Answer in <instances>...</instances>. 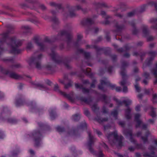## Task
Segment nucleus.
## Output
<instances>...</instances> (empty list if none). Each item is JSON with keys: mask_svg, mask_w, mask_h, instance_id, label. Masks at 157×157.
<instances>
[{"mask_svg": "<svg viewBox=\"0 0 157 157\" xmlns=\"http://www.w3.org/2000/svg\"><path fill=\"white\" fill-rule=\"evenodd\" d=\"M31 135L33 139L34 146L36 147H39L40 145L41 136H42L41 131L40 130H36L33 132Z\"/></svg>", "mask_w": 157, "mask_h": 157, "instance_id": "obj_3", "label": "nucleus"}, {"mask_svg": "<svg viewBox=\"0 0 157 157\" xmlns=\"http://www.w3.org/2000/svg\"><path fill=\"white\" fill-rule=\"evenodd\" d=\"M94 119L100 124L103 122L107 121L108 120L107 117L101 118L98 115H97V117L95 118Z\"/></svg>", "mask_w": 157, "mask_h": 157, "instance_id": "obj_16", "label": "nucleus"}, {"mask_svg": "<svg viewBox=\"0 0 157 157\" xmlns=\"http://www.w3.org/2000/svg\"><path fill=\"white\" fill-rule=\"evenodd\" d=\"M142 31L143 34L145 36H146L148 34L149 31L147 27H143L142 29Z\"/></svg>", "mask_w": 157, "mask_h": 157, "instance_id": "obj_29", "label": "nucleus"}, {"mask_svg": "<svg viewBox=\"0 0 157 157\" xmlns=\"http://www.w3.org/2000/svg\"><path fill=\"white\" fill-rule=\"evenodd\" d=\"M7 122L10 123L14 124L17 122V120L12 118H9L7 120Z\"/></svg>", "mask_w": 157, "mask_h": 157, "instance_id": "obj_28", "label": "nucleus"}, {"mask_svg": "<svg viewBox=\"0 0 157 157\" xmlns=\"http://www.w3.org/2000/svg\"><path fill=\"white\" fill-rule=\"evenodd\" d=\"M115 28L118 30H121L124 29V26L123 25H119L117 24L115 25Z\"/></svg>", "mask_w": 157, "mask_h": 157, "instance_id": "obj_34", "label": "nucleus"}, {"mask_svg": "<svg viewBox=\"0 0 157 157\" xmlns=\"http://www.w3.org/2000/svg\"><path fill=\"white\" fill-rule=\"evenodd\" d=\"M148 54L150 56L151 58H153L154 59V58L156 56V53L154 51H151L148 52Z\"/></svg>", "mask_w": 157, "mask_h": 157, "instance_id": "obj_31", "label": "nucleus"}, {"mask_svg": "<svg viewBox=\"0 0 157 157\" xmlns=\"http://www.w3.org/2000/svg\"><path fill=\"white\" fill-rule=\"evenodd\" d=\"M50 56L51 57L52 60L56 63L60 64L63 62L62 58L58 56L57 54L52 50V53L50 54Z\"/></svg>", "mask_w": 157, "mask_h": 157, "instance_id": "obj_7", "label": "nucleus"}, {"mask_svg": "<svg viewBox=\"0 0 157 157\" xmlns=\"http://www.w3.org/2000/svg\"><path fill=\"white\" fill-rule=\"evenodd\" d=\"M125 116L126 118L128 119H131V117L130 113L125 114Z\"/></svg>", "mask_w": 157, "mask_h": 157, "instance_id": "obj_63", "label": "nucleus"}, {"mask_svg": "<svg viewBox=\"0 0 157 157\" xmlns=\"http://www.w3.org/2000/svg\"><path fill=\"white\" fill-rule=\"evenodd\" d=\"M101 100L102 101L104 102L105 103L107 104L108 103L107 100L106 99L107 96L105 94H102L101 95Z\"/></svg>", "mask_w": 157, "mask_h": 157, "instance_id": "obj_33", "label": "nucleus"}, {"mask_svg": "<svg viewBox=\"0 0 157 157\" xmlns=\"http://www.w3.org/2000/svg\"><path fill=\"white\" fill-rule=\"evenodd\" d=\"M84 55L85 58L87 59H89L90 57V54L89 52H84Z\"/></svg>", "mask_w": 157, "mask_h": 157, "instance_id": "obj_37", "label": "nucleus"}, {"mask_svg": "<svg viewBox=\"0 0 157 157\" xmlns=\"http://www.w3.org/2000/svg\"><path fill=\"white\" fill-rule=\"evenodd\" d=\"M122 67L121 70L123 69H125L124 67H125L127 66L128 65V63L126 61H123L122 63Z\"/></svg>", "mask_w": 157, "mask_h": 157, "instance_id": "obj_47", "label": "nucleus"}, {"mask_svg": "<svg viewBox=\"0 0 157 157\" xmlns=\"http://www.w3.org/2000/svg\"><path fill=\"white\" fill-rule=\"evenodd\" d=\"M127 107L128 108L125 109V114L130 113L131 112V109L129 107H128V106Z\"/></svg>", "mask_w": 157, "mask_h": 157, "instance_id": "obj_53", "label": "nucleus"}, {"mask_svg": "<svg viewBox=\"0 0 157 157\" xmlns=\"http://www.w3.org/2000/svg\"><path fill=\"white\" fill-rule=\"evenodd\" d=\"M11 43V51L12 53L14 54H20L22 51L18 48L21 46L22 44V42L21 40L16 41V38L13 36L10 38Z\"/></svg>", "mask_w": 157, "mask_h": 157, "instance_id": "obj_2", "label": "nucleus"}, {"mask_svg": "<svg viewBox=\"0 0 157 157\" xmlns=\"http://www.w3.org/2000/svg\"><path fill=\"white\" fill-rule=\"evenodd\" d=\"M54 90L56 91L59 92L60 93V92L61 91L59 90V86L57 84L55 85Z\"/></svg>", "mask_w": 157, "mask_h": 157, "instance_id": "obj_39", "label": "nucleus"}, {"mask_svg": "<svg viewBox=\"0 0 157 157\" xmlns=\"http://www.w3.org/2000/svg\"><path fill=\"white\" fill-rule=\"evenodd\" d=\"M56 129L58 132H63L65 131L64 128L61 127L60 126L56 128Z\"/></svg>", "mask_w": 157, "mask_h": 157, "instance_id": "obj_38", "label": "nucleus"}, {"mask_svg": "<svg viewBox=\"0 0 157 157\" xmlns=\"http://www.w3.org/2000/svg\"><path fill=\"white\" fill-rule=\"evenodd\" d=\"M107 137L111 146H113L116 144L115 140L113 139V137L117 142L119 147L121 148L123 146V140L124 138L121 135H118L117 131H115L108 134Z\"/></svg>", "mask_w": 157, "mask_h": 157, "instance_id": "obj_1", "label": "nucleus"}, {"mask_svg": "<svg viewBox=\"0 0 157 157\" xmlns=\"http://www.w3.org/2000/svg\"><path fill=\"white\" fill-rule=\"evenodd\" d=\"M117 92H120L121 91L122 88L120 86H116L115 89Z\"/></svg>", "mask_w": 157, "mask_h": 157, "instance_id": "obj_62", "label": "nucleus"}, {"mask_svg": "<svg viewBox=\"0 0 157 157\" xmlns=\"http://www.w3.org/2000/svg\"><path fill=\"white\" fill-rule=\"evenodd\" d=\"M117 52L119 53H121L123 52H124V49L122 48L118 49L117 50Z\"/></svg>", "mask_w": 157, "mask_h": 157, "instance_id": "obj_64", "label": "nucleus"}, {"mask_svg": "<svg viewBox=\"0 0 157 157\" xmlns=\"http://www.w3.org/2000/svg\"><path fill=\"white\" fill-rule=\"evenodd\" d=\"M92 110L95 112L97 110H99V108L97 107V105L96 104H94L91 107Z\"/></svg>", "mask_w": 157, "mask_h": 157, "instance_id": "obj_35", "label": "nucleus"}, {"mask_svg": "<svg viewBox=\"0 0 157 157\" xmlns=\"http://www.w3.org/2000/svg\"><path fill=\"white\" fill-rule=\"evenodd\" d=\"M144 77L147 79H150V75L149 73L145 72L144 73Z\"/></svg>", "mask_w": 157, "mask_h": 157, "instance_id": "obj_42", "label": "nucleus"}, {"mask_svg": "<svg viewBox=\"0 0 157 157\" xmlns=\"http://www.w3.org/2000/svg\"><path fill=\"white\" fill-rule=\"evenodd\" d=\"M88 133L89 137V140L88 143V146H93L94 142V137L91 135V133L90 132H88Z\"/></svg>", "mask_w": 157, "mask_h": 157, "instance_id": "obj_13", "label": "nucleus"}, {"mask_svg": "<svg viewBox=\"0 0 157 157\" xmlns=\"http://www.w3.org/2000/svg\"><path fill=\"white\" fill-rule=\"evenodd\" d=\"M22 103V101L21 99H19L16 100V104L17 106L20 105Z\"/></svg>", "mask_w": 157, "mask_h": 157, "instance_id": "obj_46", "label": "nucleus"}, {"mask_svg": "<svg viewBox=\"0 0 157 157\" xmlns=\"http://www.w3.org/2000/svg\"><path fill=\"white\" fill-rule=\"evenodd\" d=\"M154 59L153 58L149 57L147 58L145 62L146 65L149 66L151 65Z\"/></svg>", "mask_w": 157, "mask_h": 157, "instance_id": "obj_22", "label": "nucleus"}, {"mask_svg": "<svg viewBox=\"0 0 157 157\" xmlns=\"http://www.w3.org/2000/svg\"><path fill=\"white\" fill-rule=\"evenodd\" d=\"M123 134L126 136H132V131L131 130L128 129H125L123 130Z\"/></svg>", "mask_w": 157, "mask_h": 157, "instance_id": "obj_19", "label": "nucleus"}, {"mask_svg": "<svg viewBox=\"0 0 157 157\" xmlns=\"http://www.w3.org/2000/svg\"><path fill=\"white\" fill-rule=\"evenodd\" d=\"M114 100L116 102L117 105L118 106H122L123 104H124L126 107H128V106L130 105V103L125 100H124L123 101H121L119 100L117 98H114Z\"/></svg>", "mask_w": 157, "mask_h": 157, "instance_id": "obj_10", "label": "nucleus"}, {"mask_svg": "<svg viewBox=\"0 0 157 157\" xmlns=\"http://www.w3.org/2000/svg\"><path fill=\"white\" fill-rule=\"evenodd\" d=\"M149 107L151 111L150 113V115L152 117H155L156 114L154 111L155 108L152 106H150Z\"/></svg>", "mask_w": 157, "mask_h": 157, "instance_id": "obj_23", "label": "nucleus"}, {"mask_svg": "<svg viewBox=\"0 0 157 157\" xmlns=\"http://www.w3.org/2000/svg\"><path fill=\"white\" fill-rule=\"evenodd\" d=\"M155 67L151 69V72L156 78L154 82V84H157V61L155 63Z\"/></svg>", "mask_w": 157, "mask_h": 157, "instance_id": "obj_11", "label": "nucleus"}, {"mask_svg": "<svg viewBox=\"0 0 157 157\" xmlns=\"http://www.w3.org/2000/svg\"><path fill=\"white\" fill-rule=\"evenodd\" d=\"M111 113L114 117H116L118 115L117 111V110H115L114 111L112 112Z\"/></svg>", "mask_w": 157, "mask_h": 157, "instance_id": "obj_52", "label": "nucleus"}, {"mask_svg": "<svg viewBox=\"0 0 157 157\" xmlns=\"http://www.w3.org/2000/svg\"><path fill=\"white\" fill-rule=\"evenodd\" d=\"M100 83L98 85V89L102 91L103 92H106L107 89L105 87V86L109 85V87L112 90H114L116 86L110 83L108 84V82L105 80H101L100 81Z\"/></svg>", "mask_w": 157, "mask_h": 157, "instance_id": "obj_5", "label": "nucleus"}, {"mask_svg": "<svg viewBox=\"0 0 157 157\" xmlns=\"http://www.w3.org/2000/svg\"><path fill=\"white\" fill-rule=\"evenodd\" d=\"M127 8V6L125 3H122L121 5V8L124 10H125Z\"/></svg>", "mask_w": 157, "mask_h": 157, "instance_id": "obj_49", "label": "nucleus"}, {"mask_svg": "<svg viewBox=\"0 0 157 157\" xmlns=\"http://www.w3.org/2000/svg\"><path fill=\"white\" fill-rule=\"evenodd\" d=\"M131 25L133 28L132 31V34L134 35H136L138 33V31L136 28L135 24L134 23H132L131 24Z\"/></svg>", "mask_w": 157, "mask_h": 157, "instance_id": "obj_25", "label": "nucleus"}, {"mask_svg": "<svg viewBox=\"0 0 157 157\" xmlns=\"http://www.w3.org/2000/svg\"><path fill=\"white\" fill-rule=\"evenodd\" d=\"M146 53L144 52H142L140 53V57L141 61H142L146 55Z\"/></svg>", "mask_w": 157, "mask_h": 157, "instance_id": "obj_32", "label": "nucleus"}, {"mask_svg": "<svg viewBox=\"0 0 157 157\" xmlns=\"http://www.w3.org/2000/svg\"><path fill=\"white\" fill-rule=\"evenodd\" d=\"M45 82L46 84L48 85L51 86L52 84V82L49 79H46L45 80Z\"/></svg>", "mask_w": 157, "mask_h": 157, "instance_id": "obj_55", "label": "nucleus"}, {"mask_svg": "<svg viewBox=\"0 0 157 157\" xmlns=\"http://www.w3.org/2000/svg\"><path fill=\"white\" fill-rule=\"evenodd\" d=\"M120 74L122 76V80L120 84L121 86H124L127 83L126 80L128 78V76L126 74L125 69H123L121 70Z\"/></svg>", "mask_w": 157, "mask_h": 157, "instance_id": "obj_6", "label": "nucleus"}, {"mask_svg": "<svg viewBox=\"0 0 157 157\" xmlns=\"http://www.w3.org/2000/svg\"><path fill=\"white\" fill-rule=\"evenodd\" d=\"M136 147L138 149H140L143 150L144 149V148L141 144H136Z\"/></svg>", "mask_w": 157, "mask_h": 157, "instance_id": "obj_36", "label": "nucleus"}, {"mask_svg": "<svg viewBox=\"0 0 157 157\" xmlns=\"http://www.w3.org/2000/svg\"><path fill=\"white\" fill-rule=\"evenodd\" d=\"M150 134L149 132L148 131L146 133V135L145 136H141V140L143 141L144 143L148 142V137L149 135Z\"/></svg>", "mask_w": 157, "mask_h": 157, "instance_id": "obj_21", "label": "nucleus"}, {"mask_svg": "<svg viewBox=\"0 0 157 157\" xmlns=\"http://www.w3.org/2000/svg\"><path fill=\"white\" fill-rule=\"evenodd\" d=\"M94 24V21L90 18H84L81 22V24L83 26H90Z\"/></svg>", "mask_w": 157, "mask_h": 157, "instance_id": "obj_9", "label": "nucleus"}, {"mask_svg": "<svg viewBox=\"0 0 157 157\" xmlns=\"http://www.w3.org/2000/svg\"><path fill=\"white\" fill-rule=\"evenodd\" d=\"M0 71L4 75H9L10 77L15 79H19L22 78L21 75L14 72H10L9 70H6L1 66H0Z\"/></svg>", "mask_w": 157, "mask_h": 157, "instance_id": "obj_4", "label": "nucleus"}, {"mask_svg": "<svg viewBox=\"0 0 157 157\" xmlns=\"http://www.w3.org/2000/svg\"><path fill=\"white\" fill-rule=\"evenodd\" d=\"M71 83L69 82V83H68L67 84H65L64 85V88L65 89H67L69 87H71Z\"/></svg>", "mask_w": 157, "mask_h": 157, "instance_id": "obj_57", "label": "nucleus"}, {"mask_svg": "<svg viewBox=\"0 0 157 157\" xmlns=\"http://www.w3.org/2000/svg\"><path fill=\"white\" fill-rule=\"evenodd\" d=\"M125 123L124 121H120L119 122V124L122 127H124L125 125Z\"/></svg>", "mask_w": 157, "mask_h": 157, "instance_id": "obj_61", "label": "nucleus"}, {"mask_svg": "<svg viewBox=\"0 0 157 157\" xmlns=\"http://www.w3.org/2000/svg\"><path fill=\"white\" fill-rule=\"evenodd\" d=\"M98 157H104V155L102 151H100L98 153Z\"/></svg>", "mask_w": 157, "mask_h": 157, "instance_id": "obj_51", "label": "nucleus"}, {"mask_svg": "<svg viewBox=\"0 0 157 157\" xmlns=\"http://www.w3.org/2000/svg\"><path fill=\"white\" fill-rule=\"evenodd\" d=\"M136 12L135 10L129 12L127 13V16L128 17H131L134 15Z\"/></svg>", "mask_w": 157, "mask_h": 157, "instance_id": "obj_43", "label": "nucleus"}, {"mask_svg": "<svg viewBox=\"0 0 157 157\" xmlns=\"http://www.w3.org/2000/svg\"><path fill=\"white\" fill-rule=\"evenodd\" d=\"M140 115L139 114H136L135 115L134 121L137 123L136 125V128L139 127L142 124V121L140 119Z\"/></svg>", "mask_w": 157, "mask_h": 157, "instance_id": "obj_14", "label": "nucleus"}, {"mask_svg": "<svg viewBox=\"0 0 157 157\" xmlns=\"http://www.w3.org/2000/svg\"><path fill=\"white\" fill-rule=\"evenodd\" d=\"M101 112L103 113H108V111L105 106L102 107Z\"/></svg>", "mask_w": 157, "mask_h": 157, "instance_id": "obj_48", "label": "nucleus"}, {"mask_svg": "<svg viewBox=\"0 0 157 157\" xmlns=\"http://www.w3.org/2000/svg\"><path fill=\"white\" fill-rule=\"evenodd\" d=\"M8 111V109L6 108H3L2 109L1 112L0 113V120H3L4 119V117L3 116V115L6 113Z\"/></svg>", "mask_w": 157, "mask_h": 157, "instance_id": "obj_20", "label": "nucleus"}, {"mask_svg": "<svg viewBox=\"0 0 157 157\" xmlns=\"http://www.w3.org/2000/svg\"><path fill=\"white\" fill-rule=\"evenodd\" d=\"M37 87H39L40 88H45V87L44 85L40 84H37L36 85Z\"/></svg>", "mask_w": 157, "mask_h": 157, "instance_id": "obj_54", "label": "nucleus"}, {"mask_svg": "<svg viewBox=\"0 0 157 157\" xmlns=\"http://www.w3.org/2000/svg\"><path fill=\"white\" fill-rule=\"evenodd\" d=\"M2 60L4 61H10L12 63H13L14 60L13 58H10L8 59H3Z\"/></svg>", "mask_w": 157, "mask_h": 157, "instance_id": "obj_45", "label": "nucleus"}, {"mask_svg": "<svg viewBox=\"0 0 157 157\" xmlns=\"http://www.w3.org/2000/svg\"><path fill=\"white\" fill-rule=\"evenodd\" d=\"M113 67L112 66H109L107 68L108 71L109 73H111L112 71Z\"/></svg>", "mask_w": 157, "mask_h": 157, "instance_id": "obj_59", "label": "nucleus"}, {"mask_svg": "<svg viewBox=\"0 0 157 157\" xmlns=\"http://www.w3.org/2000/svg\"><path fill=\"white\" fill-rule=\"evenodd\" d=\"M81 100L82 101H83L85 103L87 104H89L92 101V100L90 98L86 99L85 98H83L81 99Z\"/></svg>", "mask_w": 157, "mask_h": 157, "instance_id": "obj_27", "label": "nucleus"}, {"mask_svg": "<svg viewBox=\"0 0 157 157\" xmlns=\"http://www.w3.org/2000/svg\"><path fill=\"white\" fill-rule=\"evenodd\" d=\"M124 52H126L129 51L131 49V47L126 44L124 46Z\"/></svg>", "mask_w": 157, "mask_h": 157, "instance_id": "obj_40", "label": "nucleus"}, {"mask_svg": "<svg viewBox=\"0 0 157 157\" xmlns=\"http://www.w3.org/2000/svg\"><path fill=\"white\" fill-rule=\"evenodd\" d=\"M58 35L59 36H65L67 39V43L69 44L72 38V36L71 34L67 31H60L58 34Z\"/></svg>", "mask_w": 157, "mask_h": 157, "instance_id": "obj_8", "label": "nucleus"}, {"mask_svg": "<svg viewBox=\"0 0 157 157\" xmlns=\"http://www.w3.org/2000/svg\"><path fill=\"white\" fill-rule=\"evenodd\" d=\"M60 94L70 101L73 102L74 101V99L70 94H67L65 92L63 91H60Z\"/></svg>", "mask_w": 157, "mask_h": 157, "instance_id": "obj_17", "label": "nucleus"}, {"mask_svg": "<svg viewBox=\"0 0 157 157\" xmlns=\"http://www.w3.org/2000/svg\"><path fill=\"white\" fill-rule=\"evenodd\" d=\"M123 86V91L124 93L127 92L128 91V90L127 87L125 86Z\"/></svg>", "mask_w": 157, "mask_h": 157, "instance_id": "obj_58", "label": "nucleus"}, {"mask_svg": "<svg viewBox=\"0 0 157 157\" xmlns=\"http://www.w3.org/2000/svg\"><path fill=\"white\" fill-rule=\"evenodd\" d=\"M94 48L97 51V53L98 52L102 50V49L101 48H98L97 46L95 45L94 46Z\"/></svg>", "mask_w": 157, "mask_h": 157, "instance_id": "obj_50", "label": "nucleus"}, {"mask_svg": "<svg viewBox=\"0 0 157 157\" xmlns=\"http://www.w3.org/2000/svg\"><path fill=\"white\" fill-rule=\"evenodd\" d=\"M32 48L33 46L31 43H27L26 47L27 50H30Z\"/></svg>", "mask_w": 157, "mask_h": 157, "instance_id": "obj_44", "label": "nucleus"}, {"mask_svg": "<svg viewBox=\"0 0 157 157\" xmlns=\"http://www.w3.org/2000/svg\"><path fill=\"white\" fill-rule=\"evenodd\" d=\"M96 81L94 79L91 84L90 86L92 87H94Z\"/></svg>", "mask_w": 157, "mask_h": 157, "instance_id": "obj_60", "label": "nucleus"}, {"mask_svg": "<svg viewBox=\"0 0 157 157\" xmlns=\"http://www.w3.org/2000/svg\"><path fill=\"white\" fill-rule=\"evenodd\" d=\"M91 69L90 68L88 67L86 69V75H89L90 78H92L93 77V74L91 73Z\"/></svg>", "mask_w": 157, "mask_h": 157, "instance_id": "obj_26", "label": "nucleus"}, {"mask_svg": "<svg viewBox=\"0 0 157 157\" xmlns=\"http://www.w3.org/2000/svg\"><path fill=\"white\" fill-rule=\"evenodd\" d=\"M80 118L79 114L78 113H76L73 115L72 116V119L75 121H78Z\"/></svg>", "mask_w": 157, "mask_h": 157, "instance_id": "obj_24", "label": "nucleus"}, {"mask_svg": "<svg viewBox=\"0 0 157 157\" xmlns=\"http://www.w3.org/2000/svg\"><path fill=\"white\" fill-rule=\"evenodd\" d=\"M60 94L70 101L73 102L74 101V99L70 94H67L65 92L63 91H60Z\"/></svg>", "mask_w": 157, "mask_h": 157, "instance_id": "obj_18", "label": "nucleus"}, {"mask_svg": "<svg viewBox=\"0 0 157 157\" xmlns=\"http://www.w3.org/2000/svg\"><path fill=\"white\" fill-rule=\"evenodd\" d=\"M10 67L13 69L14 68H20L21 67V65L20 63H16L11 65Z\"/></svg>", "mask_w": 157, "mask_h": 157, "instance_id": "obj_30", "label": "nucleus"}, {"mask_svg": "<svg viewBox=\"0 0 157 157\" xmlns=\"http://www.w3.org/2000/svg\"><path fill=\"white\" fill-rule=\"evenodd\" d=\"M75 85L77 88H79L80 89H82V92L84 93H87L89 92L90 90L88 89L83 87V85L81 84L76 83Z\"/></svg>", "mask_w": 157, "mask_h": 157, "instance_id": "obj_15", "label": "nucleus"}, {"mask_svg": "<svg viewBox=\"0 0 157 157\" xmlns=\"http://www.w3.org/2000/svg\"><path fill=\"white\" fill-rule=\"evenodd\" d=\"M135 89L137 92H139L140 91V87L138 86V84H136L135 85Z\"/></svg>", "mask_w": 157, "mask_h": 157, "instance_id": "obj_56", "label": "nucleus"}, {"mask_svg": "<svg viewBox=\"0 0 157 157\" xmlns=\"http://www.w3.org/2000/svg\"><path fill=\"white\" fill-rule=\"evenodd\" d=\"M36 67L38 69H40L41 67V64L40 62L37 61L35 63Z\"/></svg>", "mask_w": 157, "mask_h": 157, "instance_id": "obj_41", "label": "nucleus"}, {"mask_svg": "<svg viewBox=\"0 0 157 157\" xmlns=\"http://www.w3.org/2000/svg\"><path fill=\"white\" fill-rule=\"evenodd\" d=\"M33 40L40 47V50L43 51L45 48V46L43 43L39 42V37L38 36H35L33 38Z\"/></svg>", "mask_w": 157, "mask_h": 157, "instance_id": "obj_12", "label": "nucleus"}]
</instances>
